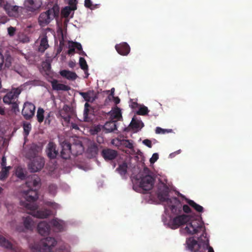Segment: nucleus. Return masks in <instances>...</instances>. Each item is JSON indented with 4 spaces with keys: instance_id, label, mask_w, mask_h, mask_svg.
<instances>
[{
    "instance_id": "f257e3e1",
    "label": "nucleus",
    "mask_w": 252,
    "mask_h": 252,
    "mask_svg": "<svg viewBox=\"0 0 252 252\" xmlns=\"http://www.w3.org/2000/svg\"><path fill=\"white\" fill-rule=\"evenodd\" d=\"M40 186L41 180L38 176L33 175L29 177L22 191L26 201H21L20 203L27 210L28 214L34 218L44 219L51 216L52 211L45 208H38L33 203L38 198V189Z\"/></svg>"
},
{
    "instance_id": "f03ea898",
    "label": "nucleus",
    "mask_w": 252,
    "mask_h": 252,
    "mask_svg": "<svg viewBox=\"0 0 252 252\" xmlns=\"http://www.w3.org/2000/svg\"><path fill=\"white\" fill-rule=\"evenodd\" d=\"M164 225L168 228L175 229L179 227L184 228L187 233L189 234L202 232L199 240L205 245L208 252H214L213 248L209 246V239L207 237L204 221H164Z\"/></svg>"
},
{
    "instance_id": "7ed1b4c3",
    "label": "nucleus",
    "mask_w": 252,
    "mask_h": 252,
    "mask_svg": "<svg viewBox=\"0 0 252 252\" xmlns=\"http://www.w3.org/2000/svg\"><path fill=\"white\" fill-rule=\"evenodd\" d=\"M169 189L164 183L160 182L158 186L157 196L158 199L162 202H166L173 211L175 209V206L173 203H179V200L176 197L169 198Z\"/></svg>"
},
{
    "instance_id": "20e7f679",
    "label": "nucleus",
    "mask_w": 252,
    "mask_h": 252,
    "mask_svg": "<svg viewBox=\"0 0 252 252\" xmlns=\"http://www.w3.org/2000/svg\"><path fill=\"white\" fill-rule=\"evenodd\" d=\"M59 15L60 7L57 4H55L51 8L40 13L38 18V24L41 27H45L54 19H58Z\"/></svg>"
},
{
    "instance_id": "39448f33",
    "label": "nucleus",
    "mask_w": 252,
    "mask_h": 252,
    "mask_svg": "<svg viewBox=\"0 0 252 252\" xmlns=\"http://www.w3.org/2000/svg\"><path fill=\"white\" fill-rule=\"evenodd\" d=\"M63 221H39L37 229L41 235H47L51 231V226L54 231L61 232L63 230V226L61 223Z\"/></svg>"
},
{
    "instance_id": "423d86ee",
    "label": "nucleus",
    "mask_w": 252,
    "mask_h": 252,
    "mask_svg": "<svg viewBox=\"0 0 252 252\" xmlns=\"http://www.w3.org/2000/svg\"><path fill=\"white\" fill-rule=\"evenodd\" d=\"M70 142L72 143V145L66 141L61 143L62 149L61 151L60 156L63 159H66L69 158H70V153L76 156L78 155V151L76 153H73L71 146H72L73 148L75 147L77 149L79 145V137L77 136H72L70 138Z\"/></svg>"
},
{
    "instance_id": "0eeeda50",
    "label": "nucleus",
    "mask_w": 252,
    "mask_h": 252,
    "mask_svg": "<svg viewBox=\"0 0 252 252\" xmlns=\"http://www.w3.org/2000/svg\"><path fill=\"white\" fill-rule=\"evenodd\" d=\"M151 173L152 172L148 167L144 168L143 174L140 176L139 187L144 191L150 190L154 186L155 179L151 175Z\"/></svg>"
},
{
    "instance_id": "6e6552de",
    "label": "nucleus",
    "mask_w": 252,
    "mask_h": 252,
    "mask_svg": "<svg viewBox=\"0 0 252 252\" xmlns=\"http://www.w3.org/2000/svg\"><path fill=\"white\" fill-rule=\"evenodd\" d=\"M66 48L67 49L66 51L67 54L69 55H72L75 53L76 48L79 49V43L64 40L62 34V39L60 41V46L57 50L58 53H59L62 51H65Z\"/></svg>"
},
{
    "instance_id": "1a4fd4ad",
    "label": "nucleus",
    "mask_w": 252,
    "mask_h": 252,
    "mask_svg": "<svg viewBox=\"0 0 252 252\" xmlns=\"http://www.w3.org/2000/svg\"><path fill=\"white\" fill-rule=\"evenodd\" d=\"M183 210L184 212L189 214V215H182L174 218L172 220H202L201 215L200 214L195 215L189 205H184Z\"/></svg>"
},
{
    "instance_id": "9d476101",
    "label": "nucleus",
    "mask_w": 252,
    "mask_h": 252,
    "mask_svg": "<svg viewBox=\"0 0 252 252\" xmlns=\"http://www.w3.org/2000/svg\"><path fill=\"white\" fill-rule=\"evenodd\" d=\"M35 110V105L32 102L27 101L24 104L22 114L26 120H30L34 116Z\"/></svg>"
},
{
    "instance_id": "9b49d317",
    "label": "nucleus",
    "mask_w": 252,
    "mask_h": 252,
    "mask_svg": "<svg viewBox=\"0 0 252 252\" xmlns=\"http://www.w3.org/2000/svg\"><path fill=\"white\" fill-rule=\"evenodd\" d=\"M21 93V89L19 88L12 89L3 96V102L5 104H10L12 102L18 99V96Z\"/></svg>"
},
{
    "instance_id": "f8f14e48",
    "label": "nucleus",
    "mask_w": 252,
    "mask_h": 252,
    "mask_svg": "<svg viewBox=\"0 0 252 252\" xmlns=\"http://www.w3.org/2000/svg\"><path fill=\"white\" fill-rule=\"evenodd\" d=\"M44 158L37 157L29 164V168L31 172H36L40 171L44 167Z\"/></svg>"
},
{
    "instance_id": "ddd939ff",
    "label": "nucleus",
    "mask_w": 252,
    "mask_h": 252,
    "mask_svg": "<svg viewBox=\"0 0 252 252\" xmlns=\"http://www.w3.org/2000/svg\"><path fill=\"white\" fill-rule=\"evenodd\" d=\"M42 4L40 0H25L24 6L28 11L34 13L39 11Z\"/></svg>"
},
{
    "instance_id": "4468645a",
    "label": "nucleus",
    "mask_w": 252,
    "mask_h": 252,
    "mask_svg": "<svg viewBox=\"0 0 252 252\" xmlns=\"http://www.w3.org/2000/svg\"><path fill=\"white\" fill-rule=\"evenodd\" d=\"M60 116L67 124L69 123L70 119L73 114L72 109L68 105H64L63 108L59 112Z\"/></svg>"
},
{
    "instance_id": "2eb2a0df",
    "label": "nucleus",
    "mask_w": 252,
    "mask_h": 252,
    "mask_svg": "<svg viewBox=\"0 0 252 252\" xmlns=\"http://www.w3.org/2000/svg\"><path fill=\"white\" fill-rule=\"evenodd\" d=\"M41 150L42 148L40 146L32 143L29 146L28 151L26 153V156L29 159L35 158L36 157H39L38 154Z\"/></svg>"
},
{
    "instance_id": "dca6fc26",
    "label": "nucleus",
    "mask_w": 252,
    "mask_h": 252,
    "mask_svg": "<svg viewBox=\"0 0 252 252\" xmlns=\"http://www.w3.org/2000/svg\"><path fill=\"white\" fill-rule=\"evenodd\" d=\"M0 246L15 252H23L21 248L13 246L12 243L0 234Z\"/></svg>"
},
{
    "instance_id": "f3484780",
    "label": "nucleus",
    "mask_w": 252,
    "mask_h": 252,
    "mask_svg": "<svg viewBox=\"0 0 252 252\" xmlns=\"http://www.w3.org/2000/svg\"><path fill=\"white\" fill-rule=\"evenodd\" d=\"M56 148V145L52 142H50L48 144L46 149V153L47 157L50 159H55L59 155L58 150Z\"/></svg>"
},
{
    "instance_id": "a211bd4d",
    "label": "nucleus",
    "mask_w": 252,
    "mask_h": 252,
    "mask_svg": "<svg viewBox=\"0 0 252 252\" xmlns=\"http://www.w3.org/2000/svg\"><path fill=\"white\" fill-rule=\"evenodd\" d=\"M101 154L105 160H112L117 157L118 152L115 150L106 148L102 150Z\"/></svg>"
},
{
    "instance_id": "6ab92c4d",
    "label": "nucleus",
    "mask_w": 252,
    "mask_h": 252,
    "mask_svg": "<svg viewBox=\"0 0 252 252\" xmlns=\"http://www.w3.org/2000/svg\"><path fill=\"white\" fill-rule=\"evenodd\" d=\"M117 52L122 56H127L130 52V48L126 42H122L115 45Z\"/></svg>"
},
{
    "instance_id": "aec40b11",
    "label": "nucleus",
    "mask_w": 252,
    "mask_h": 252,
    "mask_svg": "<svg viewBox=\"0 0 252 252\" xmlns=\"http://www.w3.org/2000/svg\"><path fill=\"white\" fill-rule=\"evenodd\" d=\"M186 244L188 249L191 252H198L200 249V245L193 238L187 239Z\"/></svg>"
},
{
    "instance_id": "412c9836",
    "label": "nucleus",
    "mask_w": 252,
    "mask_h": 252,
    "mask_svg": "<svg viewBox=\"0 0 252 252\" xmlns=\"http://www.w3.org/2000/svg\"><path fill=\"white\" fill-rule=\"evenodd\" d=\"M4 9L10 16H16L18 14L19 7L17 5H13L10 3H6L4 5Z\"/></svg>"
},
{
    "instance_id": "4be33fe9",
    "label": "nucleus",
    "mask_w": 252,
    "mask_h": 252,
    "mask_svg": "<svg viewBox=\"0 0 252 252\" xmlns=\"http://www.w3.org/2000/svg\"><path fill=\"white\" fill-rule=\"evenodd\" d=\"M49 47L48 40L46 34L44 35L40 39V43L38 48L39 52L44 53Z\"/></svg>"
},
{
    "instance_id": "5701e85b",
    "label": "nucleus",
    "mask_w": 252,
    "mask_h": 252,
    "mask_svg": "<svg viewBox=\"0 0 252 252\" xmlns=\"http://www.w3.org/2000/svg\"><path fill=\"white\" fill-rule=\"evenodd\" d=\"M80 95L88 103L93 102L96 98V95L93 91H89L85 93L80 92Z\"/></svg>"
},
{
    "instance_id": "b1692460",
    "label": "nucleus",
    "mask_w": 252,
    "mask_h": 252,
    "mask_svg": "<svg viewBox=\"0 0 252 252\" xmlns=\"http://www.w3.org/2000/svg\"><path fill=\"white\" fill-rule=\"evenodd\" d=\"M60 74L63 78L71 81L75 80L78 77L76 73L65 69L61 70L60 71Z\"/></svg>"
},
{
    "instance_id": "393cba45",
    "label": "nucleus",
    "mask_w": 252,
    "mask_h": 252,
    "mask_svg": "<svg viewBox=\"0 0 252 252\" xmlns=\"http://www.w3.org/2000/svg\"><path fill=\"white\" fill-rule=\"evenodd\" d=\"M52 88L56 91H67L70 89V87L64 84H60L58 82L57 80H54L51 82Z\"/></svg>"
},
{
    "instance_id": "a878e982",
    "label": "nucleus",
    "mask_w": 252,
    "mask_h": 252,
    "mask_svg": "<svg viewBox=\"0 0 252 252\" xmlns=\"http://www.w3.org/2000/svg\"><path fill=\"white\" fill-rule=\"evenodd\" d=\"M98 147L96 144L94 143L91 144L88 148L87 153L89 158L95 157L98 153Z\"/></svg>"
},
{
    "instance_id": "bb28decb",
    "label": "nucleus",
    "mask_w": 252,
    "mask_h": 252,
    "mask_svg": "<svg viewBox=\"0 0 252 252\" xmlns=\"http://www.w3.org/2000/svg\"><path fill=\"white\" fill-rule=\"evenodd\" d=\"M116 121L107 122L103 126V129L106 133H109L114 131L117 129Z\"/></svg>"
},
{
    "instance_id": "cd10ccee",
    "label": "nucleus",
    "mask_w": 252,
    "mask_h": 252,
    "mask_svg": "<svg viewBox=\"0 0 252 252\" xmlns=\"http://www.w3.org/2000/svg\"><path fill=\"white\" fill-rule=\"evenodd\" d=\"M129 126L132 129L137 131L144 126V124L141 121L136 120L134 118H133Z\"/></svg>"
},
{
    "instance_id": "c85d7f7f",
    "label": "nucleus",
    "mask_w": 252,
    "mask_h": 252,
    "mask_svg": "<svg viewBox=\"0 0 252 252\" xmlns=\"http://www.w3.org/2000/svg\"><path fill=\"white\" fill-rule=\"evenodd\" d=\"M185 200L189 206L194 209L197 212L200 213L204 211V208L202 206L195 203L194 201L185 198Z\"/></svg>"
},
{
    "instance_id": "c756f323",
    "label": "nucleus",
    "mask_w": 252,
    "mask_h": 252,
    "mask_svg": "<svg viewBox=\"0 0 252 252\" xmlns=\"http://www.w3.org/2000/svg\"><path fill=\"white\" fill-rule=\"evenodd\" d=\"M74 10L71 9V7L65 6L61 12V14L62 17L68 18L69 17H72V15L74 13Z\"/></svg>"
},
{
    "instance_id": "7c9ffc66",
    "label": "nucleus",
    "mask_w": 252,
    "mask_h": 252,
    "mask_svg": "<svg viewBox=\"0 0 252 252\" xmlns=\"http://www.w3.org/2000/svg\"><path fill=\"white\" fill-rule=\"evenodd\" d=\"M80 68L84 71V78H88L89 75V73H88V65L85 59L82 57H80Z\"/></svg>"
},
{
    "instance_id": "2f4dec72",
    "label": "nucleus",
    "mask_w": 252,
    "mask_h": 252,
    "mask_svg": "<svg viewBox=\"0 0 252 252\" xmlns=\"http://www.w3.org/2000/svg\"><path fill=\"white\" fill-rule=\"evenodd\" d=\"M127 164L124 161L119 164L118 167L116 169L118 172L122 176H125L127 173Z\"/></svg>"
},
{
    "instance_id": "473e14b6",
    "label": "nucleus",
    "mask_w": 252,
    "mask_h": 252,
    "mask_svg": "<svg viewBox=\"0 0 252 252\" xmlns=\"http://www.w3.org/2000/svg\"><path fill=\"white\" fill-rule=\"evenodd\" d=\"M10 168V166L4 167L2 168V169L0 172V180L4 181L7 178L9 174V170Z\"/></svg>"
},
{
    "instance_id": "72a5a7b5",
    "label": "nucleus",
    "mask_w": 252,
    "mask_h": 252,
    "mask_svg": "<svg viewBox=\"0 0 252 252\" xmlns=\"http://www.w3.org/2000/svg\"><path fill=\"white\" fill-rule=\"evenodd\" d=\"M44 110L43 108L39 107L37 109V119L39 123H41L44 119Z\"/></svg>"
},
{
    "instance_id": "f704fd0d",
    "label": "nucleus",
    "mask_w": 252,
    "mask_h": 252,
    "mask_svg": "<svg viewBox=\"0 0 252 252\" xmlns=\"http://www.w3.org/2000/svg\"><path fill=\"white\" fill-rule=\"evenodd\" d=\"M90 111H91V107L88 102H86L85 104V108L84 111L85 121H89L88 116Z\"/></svg>"
},
{
    "instance_id": "c9c22d12",
    "label": "nucleus",
    "mask_w": 252,
    "mask_h": 252,
    "mask_svg": "<svg viewBox=\"0 0 252 252\" xmlns=\"http://www.w3.org/2000/svg\"><path fill=\"white\" fill-rule=\"evenodd\" d=\"M111 117L117 120H120L122 118L121 110L119 108L115 109L112 113Z\"/></svg>"
},
{
    "instance_id": "e433bc0d",
    "label": "nucleus",
    "mask_w": 252,
    "mask_h": 252,
    "mask_svg": "<svg viewBox=\"0 0 252 252\" xmlns=\"http://www.w3.org/2000/svg\"><path fill=\"white\" fill-rule=\"evenodd\" d=\"M15 174L16 176L21 180H23L26 177V175L24 173V171L21 168H17L16 170Z\"/></svg>"
},
{
    "instance_id": "4c0bfd02",
    "label": "nucleus",
    "mask_w": 252,
    "mask_h": 252,
    "mask_svg": "<svg viewBox=\"0 0 252 252\" xmlns=\"http://www.w3.org/2000/svg\"><path fill=\"white\" fill-rule=\"evenodd\" d=\"M149 112L147 107L143 106L140 107L138 110L136 112V114L139 115H146Z\"/></svg>"
},
{
    "instance_id": "58836bf2",
    "label": "nucleus",
    "mask_w": 252,
    "mask_h": 252,
    "mask_svg": "<svg viewBox=\"0 0 252 252\" xmlns=\"http://www.w3.org/2000/svg\"><path fill=\"white\" fill-rule=\"evenodd\" d=\"M31 125L30 123H24L23 125L24 132L25 136H28L31 130Z\"/></svg>"
},
{
    "instance_id": "ea45409f",
    "label": "nucleus",
    "mask_w": 252,
    "mask_h": 252,
    "mask_svg": "<svg viewBox=\"0 0 252 252\" xmlns=\"http://www.w3.org/2000/svg\"><path fill=\"white\" fill-rule=\"evenodd\" d=\"M172 131V129H163L160 127H157L156 129L157 134H164L166 132H171Z\"/></svg>"
},
{
    "instance_id": "a19ab883",
    "label": "nucleus",
    "mask_w": 252,
    "mask_h": 252,
    "mask_svg": "<svg viewBox=\"0 0 252 252\" xmlns=\"http://www.w3.org/2000/svg\"><path fill=\"white\" fill-rule=\"evenodd\" d=\"M76 4L77 0H68V6L71 7V9L74 10L77 9Z\"/></svg>"
},
{
    "instance_id": "79ce46f5",
    "label": "nucleus",
    "mask_w": 252,
    "mask_h": 252,
    "mask_svg": "<svg viewBox=\"0 0 252 252\" xmlns=\"http://www.w3.org/2000/svg\"><path fill=\"white\" fill-rule=\"evenodd\" d=\"M44 204L46 206L50 207L53 209H56L58 208V204L56 203L55 202H51V201H46L44 202Z\"/></svg>"
},
{
    "instance_id": "37998d69",
    "label": "nucleus",
    "mask_w": 252,
    "mask_h": 252,
    "mask_svg": "<svg viewBox=\"0 0 252 252\" xmlns=\"http://www.w3.org/2000/svg\"><path fill=\"white\" fill-rule=\"evenodd\" d=\"M123 144L128 149H132L133 146L132 143L129 140H125L123 141Z\"/></svg>"
},
{
    "instance_id": "c03bdc74",
    "label": "nucleus",
    "mask_w": 252,
    "mask_h": 252,
    "mask_svg": "<svg viewBox=\"0 0 252 252\" xmlns=\"http://www.w3.org/2000/svg\"><path fill=\"white\" fill-rule=\"evenodd\" d=\"M10 104L12 105V109L14 111H18V104L19 103L18 102V99L16 100L15 101H14V102H12V103H10Z\"/></svg>"
},
{
    "instance_id": "a18cd8bd",
    "label": "nucleus",
    "mask_w": 252,
    "mask_h": 252,
    "mask_svg": "<svg viewBox=\"0 0 252 252\" xmlns=\"http://www.w3.org/2000/svg\"><path fill=\"white\" fill-rule=\"evenodd\" d=\"M34 221H24V225L25 228L27 229H32V222H34Z\"/></svg>"
},
{
    "instance_id": "49530a36",
    "label": "nucleus",
    "mask_w": 252,
    "mask_h": 252,
    "mask_svg": "<svg viewBox=\"0 0 252 252\" xmlns=\"http://www.w3.org/2000/svg\"><path fill=\"white\" fill-rule=\"evenodd\" d=\"M158 158V153L153 154L152 158L150 159L151 163H155Z\"/></svg>"
},
{
    "instance_id": "de8ad7c7",
    "label": "nucleus",
    "mask_w": 252,
    "mask_h": 252,
    "mask_svg": "<svg viewBox=\"0 0 252 252\" xmlns=\"http://www.w3.org/2000/svg\"><path fill=\"white\" fill-rule=\"evenodd\" d=\"M15 31L16 29L14 27H10L8 28V33L9 35L11 36H12L14 35Z\"/></svg>"
},
{
    "instance_id": "09e8293b",
    "label": "nucleus",
    "mask_w": 252,
    "mask_h": 252,
    "mask_svg": "<svg viewBox=\"0 0 252 252\" xmlns=\"http://www.w3.org/2000/svg\"><path fill=\"white\" fill-rule=\"evenodd\" d=\"M84 5L85 6V7H86L87 8H89L91 9H93V8H92L93 5H92V1L91 0H85Z\"/></svg>"
},
{
    "instance_id": "8fccbe9b",
    "label": "nucleus",
    "mask_w": 252,
    "mask_h": 252,
    "mask_svg": "<svg viewBox=\"0 0 252 252\" xmlns=\"http://www.w3.org/2000/svg\"><path fill=\"white\" fill-rule=\"evenodd\" d=\"M143 143L149 148H152V142L150 140L145 139L143 141Z\"/></svg>"
},
{
    "instance_id": "3c124183",
    "label": "nucleus",
    "mask_w": 252,
    "mask_h": 252,
    "mask_svg": "<svg viewBox=\"0 0 252 252\" xmlns=\"http://www.w3.org/2000/svg\"><path fill=\"white\" fill-rule=\"evenodd\" d=\"M4 63V57L3 55L0 53V70H1Z\"/></svg>"
},
{
    "instance_id": "603ef678",
    "label": "nucleus",
    "mask_w": 252,
    "mask_h": 252,
    "mask_svg": "<svg viewBox=\"0 0 252 252\" xmlns=\"http://www.w3.org/2000/svg\"><path fill=\"white\" fill-rule=\"evenodd\" d=\"M181 152V150H179L174 153H171L170 155H169V157H170L171 158H174L176 155L177 154H179V153H180Z\"/></svg>"
},
{
    "instance_id": "864d4df0",
    "label": "nucleus",
    "mask_w": 252,
    "mask_h": 252,
    "mask_svg": "<svg viewBox=\"0 0 252 252\" xmlns=\"http://www.w3.org/2000/svg\"><path fill=\"white\" fill-rule=\"evenodd\" d=\"M6 158L4 157H3L2 158L1 162V165L2 167H6Z\"/></svg>"
},
{
    "instance_id": "5fc2aeb1",
    "label": "nucleus",
    "mask_w": 252,
    "mask_h": 252,
    "mask_svg": "<svg viewBox=\"0 0 252 252\" xmlns=\"http://www.w3.org/2000/svg\"><path fill=\"white\" fill-rule=\"evenodd\" d=\"M0 114L3 116L6 115L5 109L2 106H0Z\"/></svg>"
},
{
    "instance_id": "6e6d98bb",
    "label": "nucleus",
    "mask_w": 252,
    "mask_h": 252,
    "mask_svg": "<svg viewBox=\"0 0 252 252\" xmlns=\"http://www.w3.org/2000/svg\"><path fill=\"white\" fill-rule=\"evenodd\" d=\"M70 127L72 129H79V126H78V125L73 123H71Z\"/></svg>"
},
{
    "instance_id": "4d7b16f0",
    "label": "nucleus",
    "mask_w": 252,
    "mask_h": 252,
    "mask_svg": "<svg viewBox=\"0 0 252 252\" xmlns=\"http://www.w3.org/2000/svg\"><path fill=\"white\" fill-rule=\"evenodd\" d=\"M68 65L70 67L73 68L75 66V63L73 61H70L68 63Z\"/></svg>"
},
{
    "instance_id": "13d9d810",
    "label": "nucleus",
    "mask_w": 252,
    "mask_h": 252,
    "mask_svg": "<svg viewBox=\"0 0 252 252\" xmlns=\"http://www.w3.org/2000/svg\"><path fill=\"white\" fill-rule=\"evenodd\" d=\"M80 55H85L84 52L83 51V49L81 44L80 43Z\"/></svg>"
},
{
    "instance_id": "bf43d9fd",
    "label": "nucleus",
    "mask_w": 252,
    "mask_h": 252,
    "mask_svg": "<svg viewBox=\"0 0 252 252\" xmlns=\"http://www.w3.org/2000/svg\"><path fill=\"white\" fill-rule=\"evenodd\" d=\"M9 59V58L8 57H7L6 59V62L5 63V65L6 66H8L10 64V62L9 61H8Z\"/></svg>"
},
{
    "instance_id": "052dcab7",
    "label": "nucleus",
    "mask_w": 252,
    "mask_h": 252,
    "mask_svg": "<svg viewBox=\"0 0 252 252\" xmlns=\"http://www.w3.org/2000/svg\"><path fill=\"white\" fill-rule=\"evenodd\" d=\"M100 130V128L99 126H96L94 128V132L97 133L98 132H99Z\"/></svg>"
},
{
    "instance_id": "680f3d73",
    "label": "nucleus",
    "mask_w": 252,
    "mask_h": 252,
    "mask_svg": "<svg viewBox=\"0 0 252 252\" xmlns=\"http://www.w3.org/2000/svg\"><path fill=\"white\" fill-rule=\"evenodd\" d=\"M50 116H49V114L48 115V117H46V119H45V123H47V121H48V124L50 123V120L48 119V118H49Z\"/></svg>"
},
{
    "instance_id": "e2e57ef3",
    "label": "nucleus",
    "mask_w": 252,
    "mask_h": 252,
    "mask_svg": "<svg viewBox=\"0 0 252 252\" xmlns=\"http://www.w3.org/2000/svg\"><path fill=\"white\" fill-rule=\"evenodd\" d=\"M120 99L118 97H116V98L115 99V103L116 104H118L120 102Z\"/></svg>"
},
{
    "instance_id": "0e129e2a",
    "label": "nucleus",
    "mask_w": 252,
    "mask_h": 252,
    "mask_svg": "<svg viewBox=\"0 0 252 252\" xmlns=\"http://www.w3.org/2000/svg\"><path fill=\"white\" fill-rule=\"evenodd\" d=\"M27 220V221L31 220V219L30 218V216H28V217L26 218V219H25V220Z\"/></svg>"
},
{
    "instance_id": "69168bd1",
    "label": "nucleus",
    "mask_w": 252,
    "mask_h": 252,
    "mask_svg": "<svg viewBox=\"0 0 252 252\" xmlns=\"http://www.w3.org/2000/svg\"><path fill=\"white\" fill-rule=\"evenodd\" d=\"M79 145H80V147H83V144L82 143V142L81 141H80V143H79Z\"/></svg>"
},
{
    "instance_id": "338daca9",
    "label": "nucleus",
    "mask_w": 252,
    "mask_h": 252,
    "mask_svg": "<svg viewBox=\"0 0 252 252\" xmlns=\"http://www.w3.org/2000/svg\"><path fill=\"white\" fill-rule=\"evenodd\" d=\"M3 0H0V4L2 3Z\"/></svg>"
},
{
    "instance_id": "774afa93",
    "label": "nucleus",
    "mask_w": 252,
    "mask_h": 252,
    "mask_svg": "<svg viewBox=\"0 0 252 252\" xmlns=\"http://www.w3.org/2000/svg\"><path fill=\"white\" fill-rule=\"evenodd\" d=\"M54 220V221H56V220H58L56 219H54L53 220Z\"/></svg>"
}]
</instances>
